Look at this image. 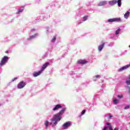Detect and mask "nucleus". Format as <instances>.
Returning <instances> with one entry per match:
<instances>
[{
    "label": "nucleus",
    "mask_w": 130,
    "mask_h": 130,
    "mask_svg": "<svg viewBox=\"0 0 130 130\" xmlns=\"http://www.w3.org/2000/svg\"><path fill=\"white\" fill-rule=\"evenodd\" d=\"M33 38H35V37H34V36L30 37L29 38L27 39V40H32V39H33Z\"/></svg>",
    "instance_id": "412c9836"
},
{
    "label": "nucleus",
    "mask_w": 130,
    "mask_h": 130,
    "mask_svg": "<svg viewBox=\"0 0 130 130\" xmlns=\"http://www.w3.org/2000/svg\"><path fill=\"white\" fill-rule=\"evenodd\" d=\"M5 52H6V53H8L9 52V51H6Z\"/></svg>",
    "instance_id": "72a5a7b5"
},
{
    "label": "nucleus",
    "mask_w": 130,
    "mask_h": 130,
    "mask_svg": "<svg viewBox=\"0 0 130 130\" xmlns=\"http://www.w3.org/2000/svg\"><path fill=\"white\" fill-rule=\"evenodd\" d=\"M104 45H105V43H103L102 45H100L98 47V49L99 51H101L103 49V48L104 47Z\"/></svg>",
    "instance_id": "ddd939ff"
},
{
    "label": "nucleus",
    "mask_w": 130,
    "mask_h": 130,
    "mask_svg": "<svg viewBox=\"0 0 130 130\" xmlns=\"http://www.w3.org/2000/svg\"><path fill=\"white\" fill-rule=\"evenodd\" d=\"M55 40H56V38H55V37H53L52 39V42H54V41H55Z\"/></svg>",
    "instance_id": "5701e85b"
},
{
    "label": "nucleus",
    "mask_w": 130,
    "mask_h": 130,
    "mask_svg": "<svg viewBox=\"0 0 130 130\" xmlns=\"http://www.w3.org/2000/svg\"><path fill=\"white\" fill-rule=\"evenodd\" d=\"M18 78H15L13 79H12V82H14V81H16V80H17Z\"/></svg>",
    "instance_id": "7c9ffc66"
},
{
    "label": "nucleus",
    "mask_w": 130,
    "mask_h": 130,
    "mask_svg": "<svg viewBox=\"0 0 130 130\" xmlns=\"http://www.w3.org/2000/svg\"><path fill=\"white\" fill-rule=\"evenodd\" d=\"M108 128V127H107V126H105L103 128V130H106Z\"/></svg>",
    "instance_id": "c756f323"
},
{
    "label": "nucleus",
    "mask_w": 130,
    "mask_h": 130,
    "mask_svg": "<svg viewBox=\"0 0 130 130\" xmlns=\"http://www.w3.org/2000/svg\"><path fill=\"white\" fill-rule=\"evenodd\" d=\"M44 124L46 126V128H47V127H48V125L49 124V122L48 120H46L44 122Z\"/></svg>",
    "instance_id": "f3484780"
},
{
    "label": "nucleus",
    "mask_w": 130,
    "mask_h": 130,
    "mask_svg": "<svg viewBox=\"0 0 130 130\" xmlns=\"http://www.w3.org/2000/svg\"><path fill=\"white\" fill-rule=\"evenodd\" d=\"M66 109H67V108H63L57 114H56L54 115L55 116L57 117V118L59 119V120H60V119H61V115H62L63 114V113H64V111H66Z\"/></svg>",
    "instance_id": "f03ea898"
},
{
    "label": "nucleus",
    "mask_w": 130,
    "mask_h": 130,
    "mask_svg": "<svg viewBox=\"0 0 130 130\" xmlns=\"http://www.w3.org/2000/svg\"><path fill=\"white\" fill-rule=\"evenodd\" d=\"M88 62L87 61H86L85 60H79L77 61V63L79 64H85Z\"/></svg>",
    "instance_id": "6e6552de"
},
{
    "label": "nucleus",
    "mask_w": 130,
    "mask_h": 130,
    "mask_svg": "<svg viewBox=\"0 0 130 130\" xmlns=\"http://www.w3.org/2000/svg\"><path fill=\"white\" fill-rule=\"evenodd\" d=\"M88 16H84L83 17V21H87V19H88Z\"/></svg>",
    "instance_id": "4be33fe9"
},
{
    "label": "nucleus",
    "mask_w": 130,
    "mask_h": 130,
    "mask_svg": "<svg viewBox=\"0 0 130 130\" xmlns=\"http://www.w3.org/2000/svg\"><path fill=\"white\" fill-rule=\"evenodd\" d=\"M118 98H123V96L122 95H117Z\"/></svg>",
    "instance_id": "a878e982"
},
{
    "label": "nucleus",
    "mask_w": 130,
    "mask_h": 130,
    "mask_svg": "<svg viewBox=\"0 0 130 130\" xmlns=\"http://www.w3.org/2000/svg\"><path fill=\"white\" fill-rule=\"evenodd\" d=\"M109 4L111 6H114V5H116V4H117V1L113 0V1H109Z\"/></svg>",
    "instance_id": "f8f14e48"
},
{
    "label": "nucleus",
    "mask_w": 130,
    "mask_h": 130,
    "mask_svg": "<svg viewBox=\"0 0 130 130\" xmlns=\"http://www.w3.org/2000/svg\"><path fill=\"white\" fill-rule=\"evenodd\" d=\"M128 68H129V65L125 66L120 68V69L119 70V72H122V71H124V70H126V69H128Z\"/></svg>",
    "instance_id": "9b49d317"
},
{
    "label": "nucleus",
    "mask_w": 130,
    "mask_h": 130,
    "mask_svg": "<svg viewBox=\"0 0 130 130\" xmlns=\"http://www.w3.org/2000/svg\"><path fill=\"white\" fill-rule=\"evenodd\" d=\"M57 121H60V120H59L58 118L54 115L52 119V122L50 123V125H51L52 127L55 126L57 124Z\"/></svg>",
    "instance_id": "f257e3e1"
},
{
    "label": "nucleus",
    "mask_w": 130,
    "mask_h": 130,
    "mask_svg": "<svg viewBox=\"0 0 130 130\" xmlns=\"http://www.w3.org/2000/svg\"><path fill=\"white\" fill-rule=\"evenodd\" d=\"M120 21H121L120 18H115L108 19V22L109 23H112V22H120Z\"/></svg>",
    "instance_id": "423d86ee"
},
{
    "label": "nucleus",
    "mask_w": 130,
    "mask_h": 130,
    "mask_svg": "<svg viewBox=\"0 0 130 130\" xmlns=\"http://www.w3.org/2000/svg\"><path fill=\"white\" fill-rule=\"evenodd\" d=\"M107 4V2L106 1H102L99 3L98 4L99 7H101L102 6H104Z\"/></svg>",
    "instance_id": "4468645a"
},
{
    "label": "nucleus",
    "mask_w": 130,
    "mask_h": 130,
    "mask_svg": "<svg viewBox=\"0 0 130 130\" xmlns=\"http://www.w3.org/2000/svg\"><path fill=\"white\" fill-rule=\"evenodd\" d=\"M128 108H129V106L127 105L125 107L124 109H128Z\"/></svg>",
    "instance_id": "bb28decb"
},
{
    "label": "nucleus",
    "mask_w": 130,
    "mask_h": 130,
    "mask_svg": "<svg viewBox=\"0 0 130 130\" xmlns=\"http://www.w3.org/2000/svg\"><path fill=\"white\" fill-rule=\"evenodd\" d=\"M109 117H112V116H111V115H109Z\"/></svg>",
    "instance_id": "f704fd0d"
},
{
    "label": "nucleus",
    "mask_w": 130,
    "mask_h": 130,
    "mask_svg": "<svg viewBox=\"0 0 130 130\" xmlns=\"http://www.w3.org/2000/svg\"><path fill=\"white\" fill-rule=\"evenodd\" d=\"M25 86H26V82H24V81H21L17 85V88L18 89H23Z\"/></svg>",
    "instance_id": "20e7f679"
},
{
    "label": "nucleus",
    "mask_w": 130,
    "mask_h": 130,
    "mask_svg": "<svg viewBox=\"0 0 130 130\" xmlns=\"http://www.w3.org/2000/svg\"><path fill=\"white\" fill-rule=\"evenodd\" d=\"M48 66H49V62H46L45 63L43 67L41 68V72H43V71H44V70L47 68V67H48Z\"/></svg>",
    "instance_id": "9d476101"
},
{
    "label": "nucleus",
    "mask_w": 130,
    "mask_h": 130,
    "mask_svg": "<svg viewBox=\"0 0 130 130\" xmlns=\"http://www.w3.org/2000/svg\"><path fill=\"white\" fill-rule=\"evenodd\" d=\"M86 113V110H83L81 112V115H83Z\"/></svg>",
    "instance_id": "b1692460"
},
{
    "label": "nucleus",
    "mask_w": 130,
    "mask_h": 130,
    "mask_svg": "<svg viewBox=\"0 0 130 130\" xmlns=\"http://www.w3.org/2000/svg\"><path fill=\"white\" fill-rule=\"evenodd\" d=\"M124 18H125V19H127V18L129 17V12L127 11L126 13L124 14Z\"/></svg>",
    "instance_id": "2eb2a0df"
},
{
    "label": "nucleus",
    "mask_w": 130,
    "mask_h": 130,
    "mask_svg": "<svg viewBox=\"0 0 130 130\" xmlns=\"http://www.w3.org/2000/svg\"><path fill=\"white\" fill-rule=\"evenodd\" d=\"M128 92H130V90H128Z\"/></svg>",
    "instance_id": "c9c22d12"
},
{
    "label": "nucleus",
    "mask_w": 130,
    "mask_h": 130,
    "mask_svg": "<svg viewBox=\"0 0 130 130\" xmlns=\"http://www.w3.org/2000/svg\"><path fill=\"white\" fill-rule=\"evenodd\" d=\"M109 129L110 130H113V129L112 128V126L111 125L109 126Z\"/></svg>",
    "instance_id": "cd10ccee"
},
{
    "label": "nucleus",
    "mask_w": 130,
    "mask_h": 130,
    "mask_svg": "<svg viewBox=\"0 0 130 130\" xmlns=\"http://www.w3.org/2000/svg\"><path fill=\"white\" fill-rule=\"evenodd\" d=\"M106 124H107V125H109L110 126V125H111V124L109 122L106 123Z\"/></svg>",
    "instance_id": "2f4dec72"
},
{
    "label": "nucleus",
    "mask_w": 130,
    "mask_h": 130,
    "mask_svg": "<svg viewBox=\"0 0 130 130\" xmlns=\"http://www.w3.org/2000/svg\"><path fill=\"white\" fill-rule=\"evenodd\" d=\"M61 105L58 104L56 105L55 107H54L52 109L53 111H56V110H58V109H60L61 108Z\"/></svg>",
    "instance_id": "0eeeda50"
},
{
    "label": "nucleus",
    "mask_w": 130,
    "mask_h": 130,
    "mask_svg": "<svg viewBox=\"0 0 130 130\" xmlns=\"http://www.w3.org/2000/svg\"><path fill=\"white\" fill-rule=\"evenodd\" d=\"M41 73H42V71H41V70L40 71H39L38 72H35L33 73V76L35 77H38V76H40V75H41Z\"/></svg>",
    "instance_id": "1a4fd4ad"
},
{
    "label": "nucleus",
    "mask_w": 130,
    "mask_h": 130,
    "mask_svg": "<svg viewBox=\"0 0 130 130\" xmlns=\"http://www.w3.org/2000/svg\"><path fill=\"white\" fill-rule=\"evenodd\" d=\"M71 125H72V122L71 121H68L64 123L62 125V126L63 127V129H66V128H68V127H69V126H71Z\"/></svg>",
    "instance_id": "39448f33"
},
{
    "label": "nucleus",
    "mask_w": 130,
    "mask_h": 130,
    "mask_svg": "<svg viewBox=\"0 0 130 130\" xmlns=\"http://www.w3.org/2000/svg\"><path fill=\"white\" fill-rule=\"evenodd\" d=\"M119 101V100H117V99H114V100H113V102H114V104H117V103H118Z\"/></svg>",
    "instance_id": "aec40b11"
},
{
    "label": "nucleus",
    "mask_w": 130,
    "mask_h": 130,
    "mask_svg": "<svg viewBox=\"0 0 130 130\" xmlns=\"http://www.w3.org/2000/svg\"><path fill=\"white\" fill-rule=\"evenodd\" d=\"M120 31V28H118V29H117L115 31L116 35H118V34H119Z\"/></svg>",
    "instance_id": "6ab92c4d"
},
{
    "label": "nucleus",
    "mask_w": 130,
    "mask_h": 130,
    "mask_svg": "<svg viewBox=\"0 0 130 130\" xmlns=\"http://www.w3.org/2000/svg\"><path fill=\"white\" fill-rule=\"evenodd\" d=\"M114 130H118V128L116 127V128H114Z\"/></svg>",
    "instance_id": "473e14b6"
},
{
    "label": "nucleus",
    "mask_w": 130,
    "mask_h": 130,
    "mask_svg": "<svg viewBox=\"0 0 130 130\" xmlns=\"http://www.w3.org/2000/svg\"><path fill=\"white\" fill-rule=\"evenodd\" d=\"M9 60V57L7 56H4L0 62V67H2V66H4V64H6L7 62H8V61Z\"/></svg>",
    "instance_id": "7ed1b4c3"
},
{
    "label": "nucleus",
    "mask_w": 130,
    "mask_h": 130,
    "mask_svg": "<svg viewBox=\"0 0 130 130\" xmlns=\"http://www.w3.org/2000/svg\"><path fill=\"white\" fill-rule=\"evenodd\" d=\"M95 78H96V79H98V78H100V76L99 75H98L95 76Z\"/></svg>",
    "instance_id": "c85d7f7f"
},
{
    "label": "nucleus",
    "mask_w": 130,
    "mask_h": 130,
    "mask_svg": "<svg viewBox=\"0 0 130 130\" xmlns=\"http://www.w3.org/2000/svg\"><path fill=\"white\" fill-rule=\"evenodd\" d=\"M18 12V13H22V12H23V9H19Z\"/></svg>",
    "instance_id": "393cba45"
},
{
    "label": "nucleus",
    "mask_w": 130,
    "mask_h": 130,
    "mask_svg": "<svg viewBox=\"0 0 130 130\" xmlns=\"http://www.w3.org/2000/svg\"><path fill=\"white\" fill-rule=\"evenodd\" d=\"M117 3L118 6L119 7H120V6H121V0H118V1H117Z\"/></svg>",
    "instance_id": "a211bd4d"
},
{
    "label": "nucleus",
    "mask_w": 130,
    "mask_h": 130,
    "mask_svg": "<svg viewBox=\"0 0 130 130\" xmlns=\"http://www.w3.org/2000/svg\"><path fill=\"white\" fill-rule=\"evenodd\" d=\"M125 83H126V85H130V75L128 76V79L126 80Z\"/></svg>",
    "instance_id": "dca6fc26"
}]
</instances>
